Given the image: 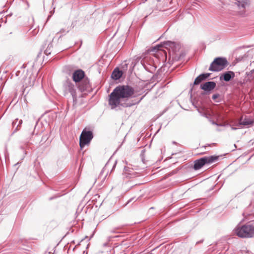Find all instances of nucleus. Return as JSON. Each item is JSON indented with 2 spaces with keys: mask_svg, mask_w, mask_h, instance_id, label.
Here are the masks:
<instances>
[{
  "mask_svg": "<svg viewBox=\"0 0 254 254\" xmlns=\"http://www.w3.org/2000/svg\"><path fill=\"white\" fill-rule=\"evenodd\" d=\"M134 89L127 85L117 87L110 95L109 104L112 108H115L120 104L121 99H127L134 94Z\"/></svg>",
  "mask_w": 254,
  "mask_h": 254,
  "instance_id": "f257e3e1",
  "label": "nucleus"
},
{
  "mask_svg": "<svg viewBox=\"0 0 254 254\" xmlns=\"http://www.w3.org/2000/svg\"><path fill=\"white\" fill-rule=\"evenodd\" d=\"M234 233L242 238L254 237V226L251 224L237 226L234 230Z\"/></svg>",
  "mask_w": 254,
  "mask_h": 254,
  "instance_id": "f03ea898",
  "label": "nucleus"
},
{
  "mask_svg": "<svg viewBox=\"0 0 254 254\" xmlns=\"http://www.w3.org/2000/svg\"><path fill=\"white\" fill-rule=\"evenodd\" d=\"M228 64V63L225 58H216L211 63L209 70L212 71H221L227 66Z\"/></svg>",
  "mask_w": 254,
  "mask_h": 254,
  "instance_id": "7ed1b4c3",
  "label": "nucleus"
},
{
  "mask_svg": "<svg viewBox=\"0 0 254 254\" xmlns=\"http://www.w3.org/2000/svg\"><path fill=\"white\" fill-rule=\"evenodd\" d=\"M93 138L92 132L91 131H87L86 129L83 130L79 138V145L82 149L86 145L90 142Z\"/></svg>",
  "mask_w": 254,
  "mask_h": 254,
  "instance_id": "20e7f679",
  "label": "nucleus"
},
{
  "mask_svg": "<svg viewBox=\"0 0 254 254\" xmlns=\"http://www.w3.org/2000/svg\"><path fill=\"white\" fill-rule=\"evenodd\" d=\"M218 156H209L204 157L194 161V169L198 170L200 169L204 165L207 163H211L217 160Z\"/></svg>",
  "mask_w": 254,
  "mask_h": 254,
  "instance_id": "39448f33",
  "label": "nucleus"
},
{
  "mask_svg": "<svg viewBox=\"0 0 254 254\" xmlns=\"http://www.w3.org/2000/svg\"><path fill=\"white\" fill-rule=\"evenodd\" d=\"M85 72L81 69L75 70L72 75V79L75 82H79L84 78Z\"/></svg>",
  "mask_w": 254,
  "mask_h": 254,
  "instance_id": "423d86ee",
  "label": "nucleus"
},
{
  "mask_svg": "<svg viewBox=\"0 0 254 254\" xmlns=\"http://www.w3.org/2000/svg\"><path fill=\"white\" fill-rule=\"evenodd\" d=\"M216 86V83L213 81H209L201 85V88L204 91H211Z\"/></svg>",
  "mask_w": 254,
  "mask_h": 254,
  "instance_id": "0eeeda50",
  "label": "nucleus"
},
{
  "mask_svg": "<svg viewBox=\"0 0 254 254\" xmlns=\"http://www.w3.org/2000/svg\"><path fill=\"white\" fill-rule=\"evenodd\" d=\"M210 75V73H206V74H202L197 76L194 81V85H198L199 84L201 81L205 80L206 78H208Z\"/></svg>",
  "mask_w": 254,
  "mask_h": 254,
  "instance_id": "6e6552de",
  "label": "nucleus"
},
{
  "mask_svg": "<svg viewBox=\"0 0 254 254\" xmlns=\"http://www.w3.org/2000/svg\"><path fill=\"white\" fill-rule=\"evenodd\" d=\"M223 79L225 81H229L235 77V73L232 71H228L223 73Z\"/></svg>",
  "mask_w": 254,
  "mask_h": 254,
  "instance_id": "1a4fd4ad",
  "label": "nucleus"
},
{
  "mask_svg": "<svg viewBox=\"0 0 254 254\" xmlns=\"http://www.w3.org/2000/svg\"><path fill=\"white\" fill-rule=\"evenodd\" d=\"M89 87V81L87 79H84L83 82L79 86V89L83 91Z\"/></svg>",
  "mask_w": 254,
  "mask_h": 254,
  "instance_id": "9d476101",
  "label": "nucleus"
},
{
  "mask_svg": "<svg viewBox=\"0 0 254 254\" xmlns=\"http://www.w3.org/2000/svg\"><path fill=\"white\" fill-rule=\"evenodd\" d=\"M122 72L118 69H115L112 73V77L114 79L117 80L121 77Z\"/></svg>",
  "mask_w": 254,
  "mask_h": 254,
  "instance_id": "9b49d317",
  "label": "nucleus"
},
{
  "mask_svg": "<svg viewBox=\"0 0 254 254\" xmlns=\"http://www.w3.org/2000/svg\"><path fill=\"white\" fill-rule=\"evenodd\" d=\"M253 121L250 120V119H245V120H242V119L241 120V121H240V124L241 125H245V126H246V125H252L253 123Z\"/></svg>",
  "mask_w": 254,
  "mask_h": 254,
  "instance_id": "f8f14e48",
  "label": "nucleus"
},
{
  "mask_svg": "<svg viewBox=\"0 0 254 254\" xmlns=\"http://www.w3.org/2000/svg\"><path fill=\"white\" fill-rule=\"evenodd\" d=\"M161 47V46H159L157 47V50H158V51H160L161 52H163L164 53V54H165V56H167V53H166V51H165L164 50H161V49H160Z\"/></svg>",
  "mask_w": 254,
  "mask_h": 254,
  "instance_id": "ddd939ff",
  "label": "nucleus"
},
{
  "mask_svg": "<svg viewBox=\"0 0 254 254\" xmlns=\"http://www.w3.org/2000/svg\"><path fill=\"white\" fill-rule=\"evenodd\" d=\"M34 85V80L32 81H29L27 84H26L27 86H32Z\"/></svg>",
  "mask_w": 254,
  "mask_h": 254,
  "instance_id": "4468645a",
  "label": "nucleus"
},
{
  "mask_svg": "<svg viewBox=\"0 0 254 254\" xmlns=\"http://www.w3.org/2000/svg\"><path fill=\"white\" fill-rule=\"evenodd\" d=\"M218 96L219 95L218 94H214L212 96V98L213 99H216L218 97Z\"/></svg>",
  "mask_w": 254,
  "mask_h": 254,
  "instance_id": "2eb2a0df",
  "label": "nucleus"
},
{
  "mask_svg": "<svg viewBox=\"0 0 254 254\" xmlns=\"http://www.w3.org/2000/svg\"><path fill=\"white\" fill-rule=\"evenodd\" d=\"M142 99V98H141V99H140L139 101H138V103H139V102L140 101V100H141Z\"/></svg>",
  "mask_w": 254,
  "mask_h": 254,
  "instance_id": "dca6fc26",
  "label": "nucleus"
}]
</instances>
